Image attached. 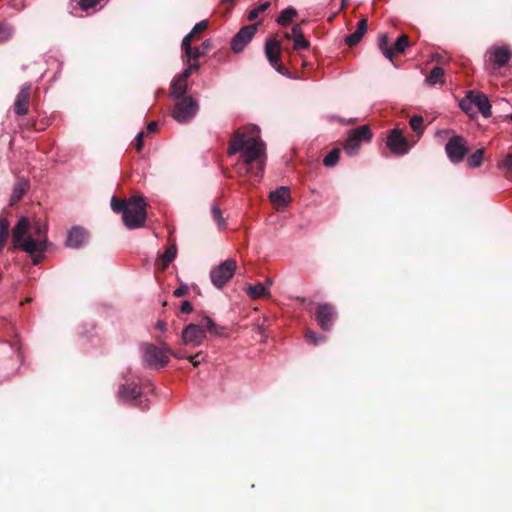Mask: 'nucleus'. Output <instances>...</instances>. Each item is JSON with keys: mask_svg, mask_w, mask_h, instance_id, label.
<instances>
[{"mask_svg": "<svg viewBox=\"0 0 512 512\" xmlns=\"http://www.w3.org/2000/svg\"><path fill=\"white\" fill-rule=\"evenodd\" d=\"M337 317L336 307L330 303L319 304L316 308L315 320L324 331H330L333 328Z\"/></svg>", "mask_w": 512, "mask_h": 512, "instance_id": "8", "label": "nucleus"}, {"mask_svg": "<svg viewBox=\"0 0 512 512\" xmlns=\"http://www.w3.org/2000/svg\"><path fill=\"white\" fill-rule=\"evenodd\" d=\"M265 55L270 65L279 73L285 74L286 68L281 63V42L275 37L265 43Z\"/></svg>", "mask_w": 512, "mask_h": 512, "instance_id": "12", "label": "nucleus"}, {"mask_svg": "<svg viewBox=\"0 0 512 512\" xmlns=\"http://www.w3.org/2000/svg\"><path fill=\"white\" fill-rule=\"evenodd\" d=\"M172 111L173 118L179 123L190 121L198 111V103L191 96L177 99Z\"/></svg>", "mask_w": 512, "mask_h": 512, "instance_id": "7", "label": "nucleus"}, {"mask_svg": "<svg viewBox=\"0 0 512 512\" xmlns=\"http://www.w3.org/2000/svg\"><path fill=\"white\" fill-rule=\"evenodd\" d=\"M118 394L125 402H131L136 406H141L142 404L141 390L134 382L121 385Z\"/></svg>", "mask_w": 512, "mask_h": 512, "instance_id": "16", "label": "nucleus"}, {"mask_svg": "<svg viewBox=\"0 0 512 512\" xmlns=\"http://www.w3.org/2000/svg\"><path fill=\"white\" fill-rule=\"evenodd\" d=\"M35 234L40 236L42 233H45V227L41 225L40 221L35 222L34 224Z\"/></svg>", "mask_w": 512, "mask_h": 512, "instance_id": "50", "label": "nucleus"}, {"mask_svg": "<svg viewBox=\"0 0 512 512\" xmlns=\"http://www.w3.org/2000/svg\"><path fill=\"white\" fill-rule=\"evenodd\" d=\"M98 3V0H79V4L83 10L94 7Z\"/></svg>", "mask_w": 512, "mask_h": 512, "instance_id": "45", "label": "nucleus"}, {"mask_svg": "<svg viewBox=\"0 0 512 512\" xmlns=\"http://www.w3.org/2000/svg\"><path fill=\"white\" fill-rule=\"evenodd\" d=\"M30 188V183L25 178H20L15 183L11 198H10V205H15L17 202H19L23 196L27 193V191Z\"/></svg>", "mask_w": 512, "mask_h": 512, "instance_id": "23", "label": "nucleus"}, {"mask_svg": "<svg viewBox=\"0 0 512 512\" xmlns=\"http://www.w3.org/2000/svg\"><path fill=\"white\" fill-rule=\"evenodd\" d=\"M188 89V73H181L173 79L170 85V96L173 99H180L186 97L185 94Z\"/></svg>", "mask_w": 512, "mask_h": 512, "instance_id": "17", "label": "nucleus"}, {"mask_svg": "<svg viewBox=\"0 0 512 512\" xmlns=\"http://www.w3.org/2000/svg\"><path fill=\"white\" fill-rule=\"evenodd\" d=\"M340 148H334L331 150L323 159V164L326 167H334L338 161L340 156Z\"/></svg>", "mask_w": 512, "mask_h": 512, "instance_id": "32", "label": "nucleus"}, {"mask_svg": "<svg viewBox=\"0 0 512 512\" xmlns=\"http://www.w3.org/2000/svg\"><path fill=\"white\" fill-rule=\"evenodd\" d=\"M386 145L391 150V152L396 155H404L411 148V145L402 134V131L397 128L390 131L387 137Z\"/></svg>", "mask_w": 512, "mask_h": 512, "instance_id": "13", "label": "nucleus"}, {"mask_svg": "<svg viewBox=\"0 0 512 512\" xmlns=\"http://www.w3.org/2000/svg\"><path fill=\"white\" fill-rule=\"evenodd\" d=\"M445 151L453 163H459L468 153L467 141L462 136L455 135L446 143Z\"/></svg>", "mask_w": 512, "mask_h": 512, "instance_id": "11", "label": "nucleus"}, {"mask_svg": "<svg viewBox=\"0 0 512 512\" xmlns=\"http://www.w3.org/2000/svg\"><path fill=\"white\" fill-rule=\"evenodd\" d=\"M157 129H158V123L156 121H151L150 123H148V125H147L148 133L156 132Z\"/></svg>", "mask_w": 512, "mask_h": 512, "instance_id": "52", "label": "nucleus"}, {"mask_svg": "<svg viewBox=\"0 0 512 512\" xmlns=\"http://www.w3.org/2000/svg\"><path fill=\"white\" fill-rule=\"evenodd\" d=\"M88 233L81 227H73L69 233L66 245L71 248H79L87 240Z\"/></svg>", "mask_w": 512, "mask_h": 512, "instance_id": "20", "label": "nucleus"}, {"mask_svg": "<svg viewBox=\"0 0 512 512\" xmlns=\"http://www.w3.org/2000/svg\"><path fill=\"white\" fill-rule=\"evenodd\" d=\"M187 293H188L187 285H181L180 287H178L174 290L173 295L175 297H182V296H185Z\"/></svg>", "mask_w": 512, "mask_h": 512, "instance_id": "46", "label": "nucleus"}, {"mask_svg": "<svg viewBox=\"0 0 512 512\" xmlns=\"http://www.w3.org/2000/svg\"><path fill=\"white\" fill-rule=\"evenodd\" d=\"M471 98L476 112L481 113L485 118L491 116V104L488 97L482 92L470 91Z\"/></svg>", "mask_w": 512, "mask_h": 512, "instance_id": "19", "label": "nucleus"}, {"mask_svg": "<svg viewBox=\"0 0 512 512\" xmlns=\"http://www.w3.org/2000/svg\"><path fill=\"white\" fill-rule=\"evenodd\" d=\"M285 38L286 39H293L292 33L291 34L290 33H286L285 34Z\"/></svg>", "mask_w": 512, "mask_h": 512, "instance_id": "55", "label": "nucleus"}, {"mask_svg": "<svg viewBox=\"0 0 512 512\" xmlns=\"http://www.w3.org/2000/svg\"><path fill=\"white\" fill-rule=\"evenodd\" d=\"M444 79V70L441 67H434L429 75L426 78V82L429 85H435L438 83H443Z\"/></svg>", "mask_w": 512, "mask_h": 512, "instance_id": "29", "label": "nucleus"}, {"mask_svg": "<svg viewBox=\"0 0 512 512\" xmlns=\"http://www.w3.org/2000/svg\"><path fill=\"white\" fill-rule=\"evenodd\" d=\"M270 7V2L265 1L261 3L258 7L252 9L248 14V20L254 21L257 19L259 13L266 11Z\"/></svg>", "mask_w": 512, "mask_h": 512, "instance_id": "37", "label": "nucleus"}, {"mask_svg": "<svg viewBox=\"0 0 512 512\" xmlns=\"http://www.w3.org/2000/svg\"><path fill=\"white\" fill-rule=\"evenodd\" d=\"M188 59V62H190L191 60H193L194 62L190 63L189 66L182 72V73H188V78L191 76V74L194 72V71H197L199 69V63L197 62V59Z\"/></svg>", "mask_w": 512, "mask_h": 512, "instance_id": "42", "label": "nucleus"}, {"mask_svg": "<svg viewBox=\"0 0 512 512\" xmlns=\"http://www.w3.org/2000/svg\"><path fill=\"white\" fill-rule=\"evenodd\" d=\"M237 0H222V4H229L230 7L236 3Z\"/></svg>", "mask_w": 512, "mask_h": 512, "instance_id": "54", "label": "nucleus"}, {"mask_svg": "<svg viewBox=\"0 0 512 512\" xmlns=\"http://www.w3.org/2000/svg\"><path fill=\"white\" fill-rule=\"evenodd\" d=\"M293 41H294V49L297 51L306 50L310 46L309 41H307L304 36H300L299 38H296Z\"/></svg>", "mask_w": 512, "mask_h": 512, "instance_id": "41", "label": "nucleus"}, {"mask_svg": "<svg viewBox=\"0 0 512 512\" xmlns=\"http://www.w3.org/2000/svg\"><path fill=\"white\" fill-rule=\"evenodd\" d=\"M459 106L467 114L473 115L476 113L470 91H468L466 96L460 101Z\"/></svg>", "mask_w": 512, "mask_h": 512, "instance_id": "33", "label": "nucleus"}, {"mask_svg": "<svg viewBox=\"0 0 512 512\" xmlns=\"http://www.w3.org/2000/svg\"><path fill=\"white\" fill-rule=\"evenodd\" d=\"M31 99V85L25 84L16 96L13 110L18 116L26 115L29 111Z\"/></svg>", "mask_w": 512, "mask_h": 512, "instance_id": "15", "label": "nucleus"}, {"mask_svg": "<svg viewBox=\"0 0 512 512\" xmlns=\"http://www.w3.org/2000/svg\"><path fill=\"white\" fill-rule=\"evenodd\" d=\"M212 47V44L209 40H206L204 41L199 48V52H204V54L206 53V51L210 50Z\"/></svg>", "mask_w": 512, "mask_h": 512, "instance_id": "51", "label": "nucleus"}, {"mask_svg": "<svg viewBox=\"0 0 512 512\" xmlns=\"http://www.w3.org/2000/svg\"><path fill=\"white\" fill-rule=\"evenodd\" d=\"M305 338L306 340L313 344V345H318L319 343L325 341V336L323 335H319L317 334L316 332L312 331V330H306L305 332Z\"/></svg>", "mask_w": 512, "mask_h": 512, "instance_id": "38", "label": "nucleus"}, {"mask_svg": "<svg viewBox=\"0 0 512 512\" xmlns=\"http://www.w3.org/2000/svg\"><path fill=\"white\" fill-rule=\"evenodd\" d=\"M301 302L305 301V298H298Z\"/></svg>", "mask_w": 512, "mask_h": 512, "instance_id": "57", "label": "nucleus"}, {"mask_svg": "<svg viewBox=\"0 0 512 512\" xmlns=\"http://www.w3.org/2000/svg\"><path fill=\"white\" fill-rule=\"evenodd\" d=\"M182 313H191L193 311V306L189 301H183L180 307Z\"/></svg>", "mask_w": 512, "mask_h": 512, "instance_id": "47", "label": "nucleus"}, {"mask_svg": "<svg viewBox=\"0 0 512 512\" xmlns=\"http://www.w3.org/2000/svg\"><path fill=\"white\" fill-rule=\"evenodd\" d=\"M156 340L160 345H162L163 349L168 354L172 355L173 357H175L177 359H187L188 355H186L184 352L173 350L172 348L169 347V345L165 341L161 340L160 338H157Z\"/></svg>", "mask_w": 512, "mask_h": 512, "instance_id": "35", "label": "nucleus"}, {"mask_svg": "<svg viewBox=\"0 0 512 512\" xmlns=\"http://www.w3.org/2000/svg\"><path fill=\"white\" fill-rule=\"evenodd\" d=\"M208 20H202L197 23L190 33H188L182 40V49L184 50L185 56L189 59H198L204 55V52H199V48H193L190 42L200 33L204 32L208 27Z\"/></svg>", "mask_w": 512, "mask_h": 512, "instance_id": "10", "label": "nucleus"}, {"mask_svg": "<svg viewBox=\"0 0 512 512\" xmlns=\"http://www.w3.org/2000/svg\"><path fill=\"white\" fill-rule=\"evenodd\" d=\"M411 129L418 134V136H421L424 132V126H423V118L422 116L415 115L411 117L409 121Z\"/></svg>", "mask_w": 512, "mask_h": 512, "instance_id": "34", "label": "nucleus"}, {"mask_svg": "<svg viewBox=\"0 0 512 512\" xmlns=\"http://www.w3.org/2000/svg\"><path fill=\"white\" fill-rule=\"evenodd\" d=\"M378 48L383 55L392 61V45L389 44V37L387 34H381L378 38Z\"/></svg>", "mask_w": 512, "mask_h": 512, "instance_id": "26", "label": "nucleus"}, {"mask_svg": "<svg viewBox=\"0 0 512 512\" xmlns=\"http://www.w3.org/2000/svg\"><path fill=\"white\" fill-rule=\"evenodd\" d=\"M129 199H118L115 196L111 199V208L115 213H122V218L125 215V211L128 209Z\"/></svg>", "mask_w": 512, "mask_h": 512, "instance_id": "30", "label": "nucleus"}, {"mask_svg": "<svg viewBox=\"0 0 512 512\" xmlns=\"http://www.w3.org/2000/svg\"><path fill=\"white\" fill-rule=\"evenodd\" d=\"M258 24L242 27L231 40V49L235 53L243 51L244 47L252 40L257 31Z\"/></svg>", "mask_w": 512, "mask_h": 512, "instance_id": "14", "label": "nucleus"}, {"mask_svg": "<svg viewBox=\"0 0 512 512\" xmlns=\"http://www.w3.org/2000/svg\"><path fill=\"white\" fill-rule=\"evenodd\" d=\"M502 167L507 171L512 172V152L507 154V156L503 159Z\"/></svg>", "mask_w": 512, "mask_h": 512, "instance_id": "44", "label": "nucleus"}, {"mask_svg": "<svg viewBox=\"0 0 512 512\" xmlns=\"http://www.w3.org/2000/svg\"><path fill=\"white\" fill-rule=\"evenodd\" d=\"M292 36H293V40L296 39V38H299L300 36H304L303 34V31L300 27L299 24H296L292 27Z\"/></svg>", "mask_w": 512, "mask_h": 512, "instance_id": "48", "label": "nucleus"}, {"mask_svg": "<svg viewBox=\"0 0 512 512\" xmlns=\"http://www.w3.org/2000/svg\"><path fill=\"white\" fill-rule=\"evenodd\" d=\"M177 254V247L175 244L170 245L161 256V269L165 270L170 263L175 259Z\"/></svg>", "mask_w": 512, "mask_h": 512, "instance_id": "27", "label": "nucleus"}, {"mask_svg": "<svg viewBox=\"0 0 512 512\" xmlns=\"http://www.w3.org/2000/svg\"><path fill=\"white\" fill-rule=\"evenodd\" d=\"M341 1H342V7H344L346 5L347 0H341Z\"/></svg>", "mask_w": 512, "mask_h": 512, "instance_id": "56", "label": "nucleus"}, {"mask_svg": "<svg viewBox=\"0 0 512 512\" xmlns=\"http://www.w3.org/2000/svg\"><path fill=\"white\" fill-rule=\"evenodd\" d=\"M144 360L149 366L156 369L163 368L169 363L168 353L163 349L162 345L157 347L153 344H145Z\"/></svg>", "mask_w": 512, "mask_h": 512, "instance_id": "9", "label": "nucleus"}, {"mask_svg": "<svg viewBox=\"0 0 512 512\" xmlns=\"http://www.w3.org/2000/svg\"><path fill=\"white\" fill-rule=\"evenodd\" d=\"M13 29L6 23H0V43L7 41L11 38Z\"/></svg>", "mask_w": 512, "mask_h": 512, "instance_id": "39", "label": "nucleus"}, {"mask_svg": "<svg viewBox=\"0 0 512 512\" xmlns=\"http://www.w3.org/2000/svg\"><path fill=\"white\" fill-rule=\"evenodd\" d=\"M240 152V161L235 170L240 176L259 177L263 175L265 162V143L259 136L256 127H247L245 130L237 129L228 145V155Z\"/></svg>", "mask_w": 512, "mask_h": 512, "instance_id": "1", "label": "nucleus"}, {"mask_svg": "<svg viewBox=\"0 0 512 512\" xmlns=\"http://www.w3.org/2000/svg\"><path fill=\"white\" fill-rule=\"evenodd\" d=\"M373 137L372 130L369 125H361L351 129L344 143V151L353 156L357 154L362 142H370Z\"/></svg>", "mask_w": 512, "mask_h": 512, "instance_id": "5", "label": "nucleus"}, {"mask_svg": "<svg viewBox=\"0 0 512 512\" xmlns=\"http://www.w3.org/2000/svg\"><path fill=\"white\" fill-rule=\"evenodd\" d=\"M147 218L146 202L141 196L129 198V206L123 217L124 225L129 229L143 227Z\"/></svg>", "mask_w": 512, "mask_h": 512, "instance_id": "4", "label": "nucleus"}, {"mask_svg": "<svg viewBox=\"0 0 512 512\" xmlns=\"http://www.w3.org/2000/svg\"><path fill=\"white\" fill-rule=\"evenodd\" d=\"M29 228L30 222L28 218L21 217L12 229L14 247L29 254L45 251L47 249V240L41 238L34 239L32 236L27 235Z\"/></svg>", "mask_w": 512, "mask_h": 512, "instance_id": "3", "label": "nucleus"}, {"mask_svg": "<svg viewBox=\"0 0 512 512\" xmlns=\"http://www.w3.org/2000/svg\"><path fill=\"white\" fill-rule=\"evenodd\" d=\"M367 28L368 20L366 18L361 19L357 24L356 31L345 37V43L350 47L357 45L366 33Z\"/></svg>", "mask_w": 512, "mask_h": 512, "instance_id": "22", "label": "nucleus"}, {"mask_svg": "<svg viewBox=\"0 0 512 512\" xmlns=\"http://www.w3.org/2000/svg\"><path fill=\"white\" fill-rule=\"evenodd\" d=\"M43 252L44 251H39V252H35V253L31 254L32 262L34 265H38L42 261V259L44 257V255L42 254Z\"/></svg>", "mask_w": 512, "mask_h": 512, "instance_id": "49", "label": "nucleus"}, {"mask_svg": "<svg viewBox=\"0 0 512 512\" xmlns=\"http://www.w3.org/2000/svg\"><path fill=\"white\" fill-rule=\"evenodd\" d=\"M157 329L161 330V331H165L166 328H167V324L165 321H162V320H159L157 321L156 323V326H155Z\"/></svg>", "mask_w": 512, "mask_h": 512, "instance_id": "53", "label": "nucleus"}, {"mask_svg": "<svg viewBox=\"0 0 512 512\" xmlns=\"http://www.w3.org/2000/svg\"><path fill=\"white\" fill-rule=\"evenodd\" d=\"M187 359L194 367H198L202 362L206 360V354L202 351H199L194 355H189Z\"/></svg>", "mask_w": 512, "mask_h": 512, "instance_id": "40", "label": "nucleus"}, {"mask_svg": "<svg viewBox=\"0 0 512 512\" xmlns=\"http://www.w3.org/2000/svg\"><path fill=\"white\" fill-rule=\"evenodd\" d=\"M271 202L280 209L285 207L290 201V190L288 187L281 186L275 191H272L269 195Z\"/></svg>", "mask_w": 512, "mask_h": 512, "instance_id": "21", "label": "nucleus"}, {"mask_svg": "<svg viewBox=\"0 0 512 512\" xmlns=\"http://www.w3.org/2000/svg\"><path fill=\"white\" fill-rule=\"evenodd\" d=\"M2 278V274L0 273V279Z\"/></svg>", "mask_w": 512, "mask_h": 512, "instance_id": "58", "label": "nucleus"}, {"mask_svg": "<svg viewBox=\"0 0 512 512\" xmlns=\"http://www.w3.org/2000/svg\"><path fill=\"white\" fill-rule=\"evenodd\" d=\"M410 45L409 37L406 34H401L392 45V59L395 55L404 53Z\"/></svg>", "mask_w": 512, "mask_h": 512, "instance_id": "24", "label": "nucleus"}, {"mask_svg": "<svg viewBox=\"0 0 512 512\" xmlns=\"http://www.w3.org/2000/svg\"><path fill=\"white\" fill-rule=\"evenodd\" d=\"M297 16V11L293 7L284 9L277 18V23L282 26H287L293 18Z\"/></svg>", "mask_w": 512, "mask_h": 512, "instance_id": "28", "label": "nucleus"}, {"mask_svg": "<svg viewBox=\"0 0 512 512\" xmlns=\"http://www.w3.org/2000/svg\"><path fill=\"white\" fill-rule=\"evenodd\" d=\"M224 328L218 326L212 318L204 315L199 323H190L184 327L181 333L182 344L189 347L201 345L207 337V331L215 336H222Z\"/></svg>", "mask_w": 512, "mask_h": 512, "instance_id": "2", "label": "nucleus"}, {"mask_svg": "<svg viewBox=\"0 0 512 512\" xmlns=\"http://www.w3.org/2000/svg\"><path fill=\"white\" fill-rule=\"evenodd\" d=\"M511 58L512 50L509 46L503 45L491 51L489 60L497 68H502L510 61Z\"/></svg>", "mask_w": 512, "mask_h": 512, "instance_id": "18", "label": "nucleus"}, {"mask_svg": "<svg viewBox=\"0 0 512 512\" xmlns=\"http://www.w3.org/2000/svg\"><path fill=\"white\" fill-rule=\"evenodd\" d=\"M144 145V132H139L135 138V148L137 151H141Z\"/></svg>", "mask_w": 512, "mask_h": 512, "instance_id": "43", "label": "nucleus"}, {"mask_svg": "<svg viewBox=\"0 0 512 512\" xmlns=\"http://www.w3.org/2000/svg\"><path fill=\"white\" fill-rule=\"evenodd\" d=\"M484 156V148L477 149L472 155H470L467 159V165L470 168L479 167L482 164Z\"/></svg>", "mask_w": 512, "mask_h": 512, "instance_id": "31", "label": "nucleus"}, {"mask_svg": "<svg viewBox=\"0 0 512 512\" xmlns=\"http://www.w3.org/2000/svg\"><path fill=\"white\" fill-rule=\"evenodd\" d=\"M247 294L253 299H258V298L266 297V296L270 295L269 290L262 283H257L255 285H249L247 287Z\"/></svg>", "mask_w": 512, "mask_h": 512, "instance_id": "25", "label": "nucleus"}, {"mask_svg": "<svg viewBox=\"0 0 512 512\" xmlns=\"http://www.w3.org/2000/svg\"><path fill=\"white\" fill-rule=\"evenodd\" d=\"M213 220L217 223L219 228H225L226 227V221L222 216V212L220 208L217 205H213L211 209Z\"/></svg>", "mask_w": 512, "mask_h": 512, "instance_id": "36", "label": "nucleus"}, {"mask_svg": "<svg viewBox=\"0 0 512 512\" xmlns=\"http://www.w3.org/2000/svg\"><path fill=\"white\" fill-rule=\"evenodd\" d=\"M236 268L237 263L234 259H227L213 268L210 272L213 285L220 289L223 288L235 274Z\"/></svg>", "mask_w": 512, "mask_h": 512, "instance_id": "6", "label": "nucleus"}]
</instances>
